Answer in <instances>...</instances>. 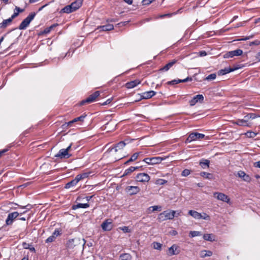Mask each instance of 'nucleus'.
Instances as JSON below:
<instances>
[{
    "label": "nucleus",
    "instance_id": "nucleus-1",
    "mask_svg": "<svg viewBox=\"0 0 260 260\" xmlns=\"http://www.w3.org/2000/svg\"><path fill=\"white\" fill-rule=\"evenodd\" d=\"M176 211L174 210H166L160 213L157 217L158 221L161 222L168 219L172 220L175 216Z\"/></svg>",
    "mask_w": 260,
    "mask_h": 260
},
{
    "label": "nucleus",
    "instance_id": "nucleus-2",
    "mask_svg": "<svg viewBox=\"0 0 260 260\" xmlns=\"http://www.w3.org/2000/svg\"><path fill=\"white\" fill-rule=\"evenodd\" d=\"M36 13L35 12L30 13L20 24L18 29L20 30L25 29L29 25L30 22L34 19Z\"/></svg>",
    "mask_w": 260,
    "mask_h": 260
},
{
    "label": "nucleus",
    "instance_id": "nucleus-3",
    "mask_svg": "<svg viewBox=\"0 0 260 260\" xmlns=\"http://www.w3.org/2000/svg\"><path fill=\"white\" fill-rule=\"evenodd\" d=\"M205 137V135L203 134L199 133L197 132L190 133L188 138H187L186 142H191L197 140H200Z\"/></svg>",
    "mask_w": 260,
    "mask_h": 260
},
{
    "label": "nucleus",
    "instance_id": "nucleus-4",
    "mask_svg": "<svg viewBox=\"0 0 260 260\" xmlns=\"http://www.w3.org/2000/svg\"><path fill=\"white\" fill-rule=\"evenodd\" d=\"M244 66H235L234 68L226 67L223 69H221L217 72V75L218 76H222L226 75L231 72H233L237 70L241 69Z\"/></svg>",
    "mask_w": 260,
    "mask_h": 260
},
{
    "label": "nucleus",
    "instance_id": "nucleus-5",
    "mask_svg": "<svg viewBox=\"0 0 260 260\" xmlns=\"http://www.w3.org/2000/svg\"><path fill=\"white\" fill-rule=\"evenodd\" d=\"M163 159L160 157H147L144 158L143 161L148 165H155L161 162Z\"/></svg>",
    "mask_w": 260,
    "mask_h": 260
},
{
    "label": "nucleus",
    "instance_id": "nucleus-6",
    "mask_svg": "<svg viewBox=\"0 0 260 260\" xmlns=\"http://www.w3.org/2000/svg\"><path fill=\"white\" fill-rule=\"evenodd\" d=\"M140 190V188L138 186H128L125 188V192L130 196L135 195Z\"/></svg>",
    "mask_w": 260,
    "mask_h": 260
},
{
    "label": "nucleus",
    "instance_id": "nucleus-7",
    "mask_svg": "<svg viewBox=\"0 0 260 260\" xmlns=\"http://www.w3.org/2000/svg\"><path fill=\"white\" fill-rule=\"evenodd\" d=\"M243 54V51L241 49H238L227 52L224 55V57L226 58H232L234 56H238Z\"/></svg>",
    "mask_w": 260,
    "mask_h": 260
},
{
    "label": "nucleus",
    "instance_id": "nucleus-8",
    "mask_svg": "<svg viewBox=\"0 0 260 260\" xmlns=\"http://www.w3.org/2000/svg\"><path fill=\"white\" fill-rule=\"evenodd\" d=\"M135 179L137 182H147L150 180V177L148 174L142 173L137 174Z\"/></svg>",
    "mask_w": 260,
    "mask_h": 260
},
{
    "label": "nucleus",
    "instance_id": "nucleus-9",
    "mask_svg": "<svg viewBox=\"0 0 260 260\" xmlns=\"http://www.w3.org/2000/svg\"><path fill=\"white\" fill-rule=\"evenodd\" d=\"M101 228L104 231H110L113 228V224L111 219L105 220L101 224Z\"/></svg>",
    "mask_w": 260,
    "mask_h": 260
},
{
    "label": "nucleus",
    "instance_id": "nucleus-10",
    "mask_svg": "<svg viewBox=\"0 0 260 260\" xmlns=\"http://www.w3.org/2000/svg\"><path fill=\"white\" fill-rule=\"evenodd\" d=\"M19 215V213L18 212H14L9 213L6 220V224L4 226L12 224L13 220L16 219Z\"/></svg>",
    "mask_w": 260,
    "mask_h": 260
},
{
    "label": "nucleus",
    "instance_id": "nucleus-11",
    "mask_svg": "<svg viewBox=\"0 0 260 260\" xmlns=\"http://www.w3.org/2000/svg\"><path fill=\"white\" fill-rule=\"evenodd\" d=\"M204 97L202 94H198L193 96V98L189 101L190 106H194L198 102L201 103L204 102Z\"/></svg>",
    "mask_w": 260,
    "mask_h": 260
},
{
    "label": "nucleus",
    "instance_id": "nucleus-12",
    "mask_svg": "<svg viewBox=\"0 0 260 260\" xmlns=\"http://www.w3.org/2000/svg\"><path fill=\"white\" fill-rule=\"evenodd\" d=\"M72 156V154L67 152V150L61 149L55 155V157H58L60 159L69 158Z\"/></svg>",
    "mask_w": 260,
    "mask_h": 260
},
{
    "label": "nucleus",
    "instance_id": "nucleus-13",
    "mask_svg": "<svg viewBox=\"0 0 260 260\" xmlns=\"http://www.w3.org/2000/svg\"><path fill=\"white\" fill-rule=\"evenodd\" d=\"M214 197L216 198L218 200L230 203V198L224 193L221 192H215L214 193Z\"/></svg>",
    "mask_w": 260,
    "mask_h": 260
},
{
    "label": "nucleus",
    "instance_id": "nucleus-14",
    "mask_svg": "<svg viewBox=\"0 0 260 260\" xmlns=\"http://www.w3.org/2000/svg\"><path fill=\"white\" fill-rule=\"evenodd\" d=\"M178 246L176 244H173L168 249V255L172 256L174 255H177L180 253V250Z\"/></svg>",
    "mask_w": 260,
    "mask_h": 260
},
{
    "label": "nucleus",
    "instance_id": "nucleus-15",
    "mask_svg": "<svg viewBox=\"0 0 260 260\" xmlns=\"http://www.w3.org/2000/svg\"><path fill=\"white\" fill-rule=\"evenodd\" d=\"M156 94V92L153 90H150L148 91H146L143 93H142L140 95V99H149L151 98L152 96H154Z\"/></svg>",
    "mask_w": 260,
    "mask_h": 260
},
{
    "label": "nucleus",
    "instance_id": "nucleus-16",
    "mask_svg": "<svg viewBox=\"0 0 260 260\" xmlns=\"http://www.w3.org/2000/svg\"><path fill=\"white\" fill-rule=\"evenodd\" d=\"M253 54H254V53L253 52H251V51L246 53V55L247 57L248 56H250V57L254 56L255 58L253 60V62L252 63H251L250 65H253V64L256 63L258 62V61H260V52H258V53L254 54V55H253Z\"/></svg>",
    "mask_w": 260,
    "mask_h": 260
},
{
    "label": "nucleus",
    "instance_id": "nucleus-17",
    "mask_svg": "<svg viewBox=\"0 0 260 260\" xmlns=\"http://www.w3.org/2000/svg\"><path fill=\"white\" fill-rule=\"evenodd\" d=\"M86 116H87V115L85 113H84L83 115H81L80 116L76 117V118H74L73 120H72L68 122L65 123L63 125H67L68 126L71 125L72 124H73V123H74L75 122H77V121L83 122Z\"/></svg>",
    "mask_w": 260,
    "mask_h": 260
},
{
    "label": "nucleus",
    "instance_id": "nucleus-18",
    "mask_svg": "<svg viewBox=\"0 0 260 260\" xmlns=\"http://www.w3.org/2000/svg\"><path fill=\"white\" fill-rule=\"evenodd\" d=\"M114 29V26L111 24H107L104 25L99 26L96 28L97 30L99 29L100 31H109Z\"/></svg>",
    "mask_w": 260,
    "mask_h": 260
},
{
    "label": "nucleus",
    "instance_id": "nucleus-19",
    "mask_svg": "<svg viewBox=\"0 0 260 260\" xmlns=\"http://www.w3.org/2000/svg\"><path fill=\"white\" fill-rule=\"evenodd\" d=\"M83 2V0H76L75 2L71 3L70 5L74 11H76L80 8Z\"/></svg>",
    "mask_w": 260,
    "mask_h": 260
},
{
    "label": "nucleus",
    "instance_id": "nucleus-20",
    "mask_svg": "<svg viewBox=\"0 0 260 260\" xmlns=\"http://www.w3.org/2000/svg\"><path fill=\"white\" fill-rule=\"evenodd\" d=\"M140 83V81L139 80H134L130 82H127L125 84V86L127 89H131L135 87L136 86Z\"/></svg>",
    "mask_w": 260,
    "mask_h": 260
},
{
    "label": "nucleus",
    "instance_id": "nucleus-21",
    "mask_svg": "<svg viewBox=\"0 0 260 260\" xmlns=\"http://www.w3.org/2000/svg\"><path fill=\"white\" fill-rule=\"evenodd\" d=\"M79 180L76 177L74 179L72 180L71 181L68 182L64 186V188L69 189L71 187L75 186L77 185V184L79 182Z\"/></svg>",
    "mask_w": 260,
    "mask_h": 260
},
{
    "label": "nucleus",
    "instance_id": "nucleus-22",
    "mask_svg": "<svg viewBox=\"0 0 260 260\" xmlns=\"http://www.w3.org/2000/svg\"><path fill=\"white\" fill-rule=\"evenodd\" d=\"M100 91H96L92 94L90 95L89 97L86 99V101H88L89 103L94 102L96 98L100 95Z\"/></svg>",
    "mask_w": 260,
    "mask_h": 260
},
{
    "label": "nucleus",
    "instance_id": "nucleus-23",
    "mask_svg": "<svg viewBox=\"0 0 260 260\" xmlns=\"http://www.w3.org/2000/svg\"><path fill=\"white\" fill-rule=\"evenodd\" d=\"M75 241H79V239H70L67 243V247L69 249H73L76 245Z\"/></svg>",
    "mask_w": 260,
    "mask_h": 260
},
{
    "label": "nucleus",
    "instance_id": "nucleus-24",
    "mask_svg": "<svg viewBox=\"0 0 260 260\" xmlns=\"http://www.w3.org/2000/svg\"><path fill=\"white\" fill-rule=\"evenodd\" d=\"M126 143L124 141H121L114 145V152H116L118 150L122 149L125 146Z\"/></svg>",
    "mask_w": 260,
    "mask_h": 260
},
{
    "label": "nucleus",
    "instance_id": "nucleus-25",
    "mask_svg": "<svg viewBox=\"0 0 260 260\" xmlns=\"http://www.w3.org/2000/svg\"><path fill=\"white\" fill-rule=\"evenodd\" d=\"M188 214L196 219H200V217H201V213L193 210H189L188 211Z\"/></svg>",
    "mask_w": 260,
    "mask_h": 260
},
{
    "label": "nucleus",
    "instance_id": "nucleus-26",
    "mask_svg": "<svg viewBox=\"0 0 260 260\" xmlns=\"http://www.w3.org/2000/svg\"><path fill=\"white\" fill-rule=\"evenodd\" d=\"M89 207V204L88 203H78L76 205H73L72 207L73 210H76L78 208H87Z\"/></svg>",
    "mask_w": 260,
    "mask_h": 260
},
{
    "label": "nucleus",
    "instance_id": "nucleus-27",
    "mask_svg": "<svg viewBox=\"0 0 260 260\" xmlns=\"http://www.w3.org/2000/svg\"><path fill=\"white\" fill-rule=\"evenodd\" d=\"M141 153L140 152H136L134 153L129 158V159H128L126 161L124 162V165H128L131 162L134 161L136 160L139 157V154Z\"/></svg>",
    "mask_w": 260,
    "mask_h": 260
},
{
    "label": "nucleus",
    "instance_id": "nucleus-28",
    "mask_svg": "<svg viewBox=\"0 0 260 260\" xmlns=\"http://www.w3.org/2000/svg\"><path fill=\"white\" fill-rule=\"evenodd\" d=\"M12 20L9 18L7 19L4 20L1 23H0V28H6L9 25L11 24V23L12 22Z\"/></svg>",
    "mask_w": 260,
    "mask_h": 260
},
{
    "label": "nucleus",
    "instance_id": "nucleus-29",
    "mask_svg": "<svg viewBox=\"0 0 260 260\" xmlns=\"http://www.w3.org/2000/svg\"><path fill=\"white\" fill-rule=\"evenodd\" d=\"M210 160L205 158H202L200 161V165L203 169H206L209 167Z\"/></svg>",
    "mask_w": 260,
    "mask_h": 260
},
{
    "label": "nucleus",
    "instance_id": "nucleus-30",
    "mask_svg": "<svg viewBox=\"0 0 260 260\" xmlns=\"http://www.w3.org/2000/svg\"><path fill=\"white\" fill-rule=\"evenodd\" d=\"M58 25V24L57 23H54V24L51 25V26H50L49 27H46V28H45L43 30V31H42L40 32V34L43 35V34H49L53 28L55 27L56 26H57Z\"/></svg>",
    "mask_w": 260,
    "mask_h": 260
},
{
    "label": "nucleus",
    "instance_id": "nucleus-31",
    "mask_svg": "<svg viewBox=\"0 0 260 260\" xmlns=\"http://www.w3.org/2000/svg\"><path fill=\"white\" fill-rule=\"evenodd\" d=\"M212 254V252L210 250H203L201 251L200 255L201 257L204 258L207 256H211Z\"/></svg>",
    "mask_w": 260,
    "mask_h": 260
},
{
    "label": "nucleus",
    "instance_id": "nucleus-32",
    "mask_svg": "<svg viewBox=\"0 0 260 260\" xmlns=\"http://www.w3.org/2000/svg\"><path fill=\"white\" fill-rule=\"evenodd\" d=\"M90 174V172L83 173L77 175L76 177L79 180V181H80L81 180L87 178L89 176Z\"/></svg>",
    "mask_w": 260,
    "mask_h": 260
},
{
    "label": "nucleus",
    "instance_id": "nucleus-33",
    "mask_svg": "<svg viewBox=\"0 0 260 260\" xmlns=\"http://www.w3.org/2000/svg\"><path fill=\"white\" fill-rule=\"evenodd\" d=\"M61 11L63 13H67V14H69V13H71L74 12L72 8L71 7V6L70 5L64 7L61 10Z\"/></svg>",
    "mask_w": 260,
    "mask_h": 260
},
{
    "label": "nucleus",
    "instance_id": "nucleus-34",
    "mask_svg": "<svg viewBox=\"0 0 260 260\" xmlns=\"http://www.w3.org/2000/svg\"><path fill=\"white\" fill-rule=\"evenodd\" d=\"M203 238L204 240L210 242H212L215 240L213 235L211 234H204L203 236Z\"/></svg>",
    "mask_w": 260,
    "mask_h": 260
},
{
    "label": "nucleus",
    "instance_id": "nucleus-35",
    "mask_svg": "<svg viewBox=\"0 0 260 260\" xmlns=\"http://www.w3.org/2000/svg\"><path fill=\"white\" fill-rule=\"evenodd\" d=\"M200 176L206 179H212L213 178V175L212 174L205 172H201Z\"/></svg>",
    "mask_w": 260,
    "mask_h": 260
},
{
    "label": "nucleus",
    "instance_id": "nucleus-36",
    "mask_svg": "<svg viewBox=\"0 0 260 260\" xmlns=\"http://www.w3.org/2000/svg\"><path fill=\"white\" fill-rule=\"evenodd\" d=\"M120 260H131L132 256L129 253H123L120 255Z\"/></svg>",
    "mask_w": 260,
    "mask_h": 260
},
{
    "label": "nucleus",
    "instance_id": "nucleus-37",
    "mask_svg": "<svg viewBox=\"0 0 260 260\" xmlns=\"http://www.w3.org/2000/svg\"><path fill=\"white\" fill-rule=\"evenodd\" d=\"M235 123L238 125H240V126H247V123H246V120H244V119H238L237 120V121L235 122Z\"/></svg>",
    "mask_w": 260,
    "mask_h": 260
},
{
    "label": "nucleus",
    "instance_id": "nucleus-38",
    "mask_svg": "<svg viewBox=\"0 0 260 260\" xmlns=\"http://www.w3.org/2000/svg\"><path fill=\"white\" fill-rule=\"evenodd\" d=\"M134 171H135V168H133V167L132 166L130 167L129 168H128V169H126L124 171L122 176L128 175L132 173V172H133Z\"/></svg>",
    "mask_w": 260,
    "mask_h": 260
},
{
    "label": "nucleus",
    "instance_id": "nucleus-39",
    "mask_svg": "<svg viewBox=\"0 0 260 260\" xmlns=\"http://www.w3.org/2000/svg\"><path fill=\"white\" fill-rule=\"evenodd\" d=\"M61 234L62 230L60 229H56L51 236H54V238L56 239L57 236L61 235Z\"/></svg>",
    "mask_w": 260,
    "mask_h": 260
},
{
    "label": "nucleus",
    "instance_id": "nucleus-40",
    "mask_svg": "<svg viewBox=\"0 0 260 260\" xmlns=\"http://www.w3.org/2000/svg\"><path fill=\"white\" fill-rule=\"evenodd\" d=\"M216 78V74L213 73V74H211L209 75L208 76H207L205 78V80L208 81H212V80L215 79Z\"/></svg>",
    "mask_w": 260,
    "mask_h": 260
},
{
    "label": "nucleus",
    "instance_id": "nucleus-41",
    "mask_svg": "<svg viewBox=\"0 0 260 260\" xmlns=\"http://www.w3.org/2000/svg\"><path fill=\"white\" fill-rule=\"evenodd\" d=\"M152 245L155 249L160 250L161 248L162 244L159 242H153Z\"/></svg>",
    "mask_w": 260,
    "mask_h": 260
},
{
    "label": "nucleus",
    "instance_id": "nucleus-42",
    "mask_svg": "<svg viewBox=\"0 0 260 260\" xmlns=\"http://www.w3.org/2000/svg\"><path fill=\"white\" fill-rule=\"evenodd\" d=\"M23 246L24 248L29 249L31 251H33L34 252L36 251V249L34 247H30V245L25 242L23 243Z\"/></svg>",
    "mask_w": 260,
    "mask_h": 260
},
{
    "label": "nucleus",
    "instance_id": "nucleus-43",
    "mask_svg": "<svg viewBox=\"0 0 260 260\" xmlns=\"http://www.w3.org/2000/svg\"><path fill=\"white\" fill-rule=\"evenodd\" d=\"M189 235V237H192V238L194 237L198 236L200 235V232H198V231H190Z\"/></svg>",
    "mask_w": 260,
    "mask_h": 260
},
{
    "label": "nucleus",
    "instance_id": "nucleus-44",
    "mask_svg": "<svg viewBox=\"0 0 260 260\" xmlns=\"http://www.w3.org/2000/svg\"><path fill=\"white\" fill-rule=\"evenodd\" d=\"M20 208H22V209H26V210L24 211L22 213H21L20 214H24L25 213V212H26L28 210H30L31 209V208L32 207L31 205H30V204H28L26 206H19Z\"/></svg>",
    "mask_w": 260,
    "mask_h": 260
},
{
    "label": "nucleus",
    "instance_id": "nucleus-45",
    "mask_svg": "<svg viewBox=\"0 0 260 260\" xmlns=\"http://www.w3.org/2000/svg\"><path fill=\"white\" fill-rule=\"evenodd\" d=\"M167 182V181L163 179H158L156 181V184L158 185H164Z\"/></svg>",
    "mask_w": 260,
    "mask_h": 260
},
{
    "label": "nucleus",
    "instance_id": "nucleus-46",
    "mask_svg": "<svg viewBox=\"0 0 260 260\" xmlns=\"http://www.w3.org/2000/svg\"><path fill=\"white\" fill-rule=\"evenodd\" d=\"M242 180L247 182H250L251 180V177L249 175L246 174V173L244 174L243 177L242 178Z\"/></svg>",
    "mask_w": 260,
    "mask_h": 260
},
{
    "label": "nucleus",
    "instance_id": "nucleus-47",
    "mask_svg": "<svg viewBox=\"0 0 260 260\" xmlns=\"http://www.w3.org/2000/svg\"><path fill=\"white\" fill-rule=\"evenodd\" d=\"M180 83V81L179 79H174L170 81H168L167 82L168 85H174Z\"/></svg>",
    "mask_w": 260,
    "mask_h": 260
},
{
    "label": "nucleus",
    "instance_id": "nucleus-48",
    "mask_svg": "<svg viewBox=\"0 0 260 260\" xmlns=\"http://www.w3.org/2000/svg\"><path fill=\"white\" fill-rule=\"evenodd\" d=\"M190 174V171L188 169H185L183 170L181 173V175L184 177H186Z\"/></svg>",
    "mask_w": 260,
    "mask_h": 260
},
{
    "label": "nucleus",
    "instance_id": "nucleus-49",
    "mask_svg": "<svg viewBox=\"0 0 260 260\" xmlns=\"http://www.w3.org/2000/svg\"><path fill=\"white\" fill-rule=\"evenodd\" d=\"M246 135L248 138H254L256 136V133L253 132H247Z\"/></svg>",
    "mask_w": 260,
    "mask_h": 260
},
{
    "label": "nucleus",
    "instance_id": "nucleus-50",
    "mask_svg": "<svg viewBox=\"0 0 260 260\" xmlns=\"http://www.w3.org/2000/svg\"><path fill=\"white\" fill-rule=\"evenodd\" d=\"M171 67V66H164V67L159 69L157 71V72L158 73H160V72H167V71H168L170 69Z\"/></svg>",
    "mask_w": 260,
    "mask_h": 260
},
{
    "label": "nucleus",
    "instance_id": "nucleus-51",
    "mask_svg": "<svg viewBox=\"0 0 260 260\" xmlns=\"http://www.w3.org/2000/svg\"><path fill=\"white\" fill-rule=\"evenodd\" d=\"M55 240V238H54V236H50L45 240L46 243H51L54 242Z\"/></svg>",
    "mask_w": 260,
    "mask_h": 260
},
{
    "label": "nucleus",
    "instance_id": "nucleus-52",
    "mask_svg": "<svg viewBox=\"0 0 260 260\" xmlns=\"http://www.w3.org/2000/svg\"><path fill=\"white\" fill-rule=\"evenodd\" d=\"M119 229L122 231L124 233H130L131 230L129 229L128 226H124L122 227H120Z\"/></svg>",
    "mask_w": 260,
    "mask_h": 260
},
{
    "label": "nucleus",
    "instance_id": "nucleus-53",
    "mask_svg": "<svg viewBox=\"0 0 260 260\" xmlns=\"http://www.w3.org/2000/svg\"><path fill=\"white\" fill-rule=\"evenodd\" d=\"M193 80V78L191 77L188 76L184 79H179L180 83L186 82L188 81H191Z\"/></svg>",
    "mask_w": 260,
    "mask_h": 260
},
{
    "label": "nucleus",
    "instance_id": "nucleus-54",
    "mask_svg": "<svg viewBox=\"0 0 260 260\" xmlns=\"http://www.w3.org/2000/svg\"><path fill=\"white\" fill-rule=\"evenodd\" d=\"M161 206H153L150 207V209H152V211L154 212L156 210L160 211L161 210Z\"/></svg>",
    "mask_w": 260,
    "mask_h": 260
},
{
    "label": "nucleus",
    "instance_id": "nucleus-55",
    "mask_svg": "<svg viewBox=\"0 0 260 260\" xmlns=\"http://www.w3.org/2000/svg\"><path fill=\"white\" fill-rule=\"evenodd\" d=\"M200 219H203L205 220H210V217L206 213H203V214H201V217H200Z\"/></svg>",
    "mask_w": 260,
    "mask_h": 260
},
{
    "label": "nucleus",
    "instance_id": "nucleus-56",
    "mask_svg": "<svg viewBox=\"0 0 260 260\" xmlns=\"http://www.w3.org/2000/svg\"><path fill=\"white\" fill-rule=\"evenodd\" d=\"M245 174V173L244 171L240 170L237 172V176L242 179Z\"/></svg>",
    "mask_w": 260,
    "mask_h": 260
},
{
    "label": "nucleus",
    "instance_id": "nucleus-57",
    "mask_svg": "<svg viewBox=\"0 0 260 260\" xmlns=\"http://www.w3.org/2000/svg\"><path fill=\"white\" fill-rule=\"evenodd\" d=\"M122 74H120V75H122ZM119 76H120V75H119ZM118 77H119V75H118V76H116V77H115L113 80H112L110 81L109 82V83H109V84L110 85H111L113 82H115V83H116V82H118V81H119V80H118Z\"/></svg>",
    "mask_w": 260,
    "mask_h": 260
},
{
    "label": "nucleus",
    "instance_id": "nucleus-58",
    "mask_svg": "<svg viewBox=\"0 0 260 260\" xmlns=\"http://www.w3.org/2000/svg\"><path fill=\"white\" fill-rule=\"evenodd\" d=\"M260 45V41L256 40H254V41L251 42L249 44L250 46L252 45Z\"/></svg>",
    "mask_w": 260,
    "mask_h": 260
},
{
    "label": "nucleus",
    "instance_id": "nucleus-59",
    "mask_svg": "<svg viewBox=\"0 0 260 260\" xmlns=\"http://www.w3.org/2000/svg\"><path fill=\"white\" fill-rule=\"evenodd\" d=\"M154 0H143L142 3L144 5H148Z\"/></svg>",
    "mask_w": 260,
    "mask_h": 260
},
{
    "label": "nucleus",
    "instance_id": "nucleus-60",
    "mask_svg": "<svg viewBox=\"0 0 260 260\" xmlns=\"http://www.w3.org/2000/svg\"><path fill=\"white\" fill-rule=\"evenodd\" d=\"M113 99L112 98H110V99H108V100H107L105 102H104L102 104V106H105V105H108L109 104H110L112 101Z\"/></svg>",
    "mask_w": 260,
    "mask_h": 260
},
{
    "label": "nucleus",
    "instance_id": "nucleus-61",
    "mask_svg": "<svg viewBox=\"0 0 260 260\" xmlns=\"http://www.w3.org/2000/svg\"><path fill=\"white\" fill-rule=\"evenodd\" d=\"M248 114L249 116V119H253L258 117L257 115L255 113H248Z\"/></svg>",
    "mask_w": 260,
    "mask_h": 260
},
{
    "label": "nucleus",
    "instance_id": "nucleus-62",
    "mask_svg": "<svg viewBox=\"0 0 260 260\" xmlns=\"http://www.w3.org/2000/svg\"><path fill=\"white\" fill-rule=\"evenodd\" d=\"M9 149V147L0 150V157Z\"/></svg>",
    "mask_w": 260,
    "mask_h": 260
},
{
    "label": "nucleus",
    "instance_id": "nucleus-63",
    "mask_svg": "<svg viewBox=\"0 0 260 260\" xmlns=\"http://www.w3.org/2000/svg\"><path fill=\"white\" fill-rule=\"evenodd\" d=\"M15 10L19 14V13L23 12L24 11V9H21L20 8L16 6L15 8Z\"/></svg>",
    "mask_w": 260,
    "mask_h": 260
},
{
    "label": "nucleus",
    "instance_id": "nucleus-64",
    "mask_svg": "<svg viewBox=\"0 0 260 260\" xmlns=\"http://www.w3.org/2000/svg\"><path fill=\"white\" fill-rule=\"evenodd\" d=\"M200 56H205L207 55V52L205 50L201 51L199 52Z\"/></svg>",
    "mask_w": 260,
    "mask_h": 260
}]
</instances>
